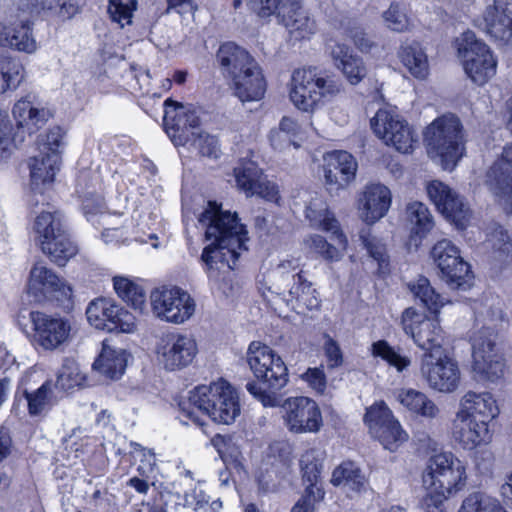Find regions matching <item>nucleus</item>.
<instances>
[{
  "label": "nucleus",
  "mask_w": 512,
  "mask_h": 512,
  "mask_svg": "<svg viewBox=\"0 0 512 512\" xmlns=\"http://www.w3.org/2000/svg\"><path fill=\"white\" fill-rule=\"evenodd\" d=\"M403 65L416 78L423 79L428 73L427 56L417 42L403 45L399 51Z\"/></svg>",
  "instance_id": "nucleus-44"
},
{
  "label": "nucleus",
  "mask_w": 512,
  "mask_h": 512,
  "mask_svg": "<svg viewBox=\"0 0 512 512\" xmlns=\"http://www.w3.org/2000/svg\"><path fill=\"white\" fill-rule=\"evenodd\" d=\"M86 316L92 326L108 332L130 333L135 329V316L111 299L99 298L90 302Z\"/></svg>",
  "instance_id": "nucleus-17"
},
{
  "label": "nucleus",
  "mask_w": 512,
  "mask_h": 512,
  "mask_svg": "<svg viewBox=\"0 0 512 512\" xmlns=\"http://www.w3.org/2000/svg\"><path fill=\"white\" fill-rule=\"evenodd\" d=\"M216 58L223 74L231 80L252 64L257 63L245 49L233 42L222 44L217 51Z\"/></svg>",
  "instance_id": "nucleus-33"
},
{
  "label": "nucleus",
  "mask_w": 512,
  "mask_h": 512,
  "mask_svg": "<svg viewBox=\"0 0 512 512\" xmlns=\"http://www.w3.org/2000/svg\"><path fill=\"white\" fill-rule=\"evenodd\" d=\"M12 152V139L10 137V125L8 115L0 111V160H6Z\"/></svg>",
  "instance_id": "nucleus-62"
},
{
  "label": "nucleus",
  "mask_w": 512,
  "mask_h": 512,
  "mask_svg": "<svg viewBox=\"0 0 512 512\" xmlns=\"http://www.w3.org/2000/svg\"><path fill=\"white\" fill-rule=\"evenodd\" d=\"M300 467L303 481L308 483L307 487H313V491L317 494L319 488L316 485L323 469L321 453L316 449L307 450L301 456Z\"/></svg>",
  "instance_id": "nucleus-50"
},
{
  "label": "nucleus",
  "mask_w": 512,
  "mask_h": 512,
  "mask_svg": "<svg viewBox=\"0 0 512 512\" xmlns=\"http://www.w3.org/2000/svg\"><path fill=\"white\" fill-rule=\"evenodd\" d=\"M452 437L463 449L473 450L491 440L489 426L457 412L452 422Z\"/></svg>",
  "instance_id": "nucleus-27"
},
{
  "label": "nucleus",
  "mask_w": 512,
  "mask_h": 512,
  "mask_svg": "<svg viewBox=\"0 0 512 512\" xmlns=\"http://www.w3.org/2000/svg\"><path fill=\"white\" fill-rule=\"evenodd\" d=\"M406 212L412 225V238L418 236L421 239L434 227L433 217L425 204L418 201L409 203Z\"/></svg>",
  "instance_id": "nucleus-45"
},
{
  "label": "nucleus",
  "mask_w": 512,
  "mask_h": 512,
  "mask_svg": "<svg viewBox=\"0 0 512 512\" xmlns=\"http://www.w3.org/2000/svg\"><path fill=\"white\" fill-rule=\"evenodd\" d=\"M381 18L383 25L390 31L403 33L409 30L410 18L405 7L397 2H392L388 9L383 11Z\"/></svg>",
  "instance_id": "nucleus-53"
},
{
  "label": "nucleus",
  "mask_w": 512,
  "mask_h": 512,
  "mask_svg": "<svg viewBox=\"0 0 512 512\" xmlns=\"http://www.w3.org/2000/svg\"><path fill=\"white\" fill-rule=\"evenodd\" d=\"M324 491L317 489V495L313 487H306L305 493L292 507L291 512H314V502L323 499Z\"/></svg>",
  "instance_id": "nucleus-63"
},
{
  "label": "nucleus",
  "mask_w": 512,
  "mask_h": 512,
  "mask_svg": "<svg viewBox=\"0 0 512 512\" xmlns=\"http://www.w3.org/2000/svg\"><path fill=\"white\" fill-rule=\"evenodd\" d=\"M422 498L421 507L425 512H444V502L452 495L442 489H428Z\"/></svg>",
  "instance_id": "nucleus-60"
},
{
  "label": "nucleus",
  "mask_w": 512,
  "mask_h": 512,
  "mask_svg": "<svg viewBox=\"0 0 512 512\" xmlns=\"http://www.w3.org/2000/svg\"><path fill=\"white\" fill-rule=\"evenodd\" d=\"M452 259L447 262L449 265V274H438L452 290L467 291L473 285L474 274L470 265L461 257L458 250L452 255Z\"/></svg>",
  "instance_id": "nucleus-37"
},
{
  "label": "nucleus",
  "mask_w": 512,
  "mask_h": 512,
  "mask_svg": "<svg viewBox=\"0 0 512 512\" xmlns=\"http://www.w3.org/2000/svg\"><path fill=\"white\" fill-rule=\"evenodd\" d=\"M459 249L447 239L438 241L431 249V258L438 269V274H449V262Z\"/></svg>",
  "instance_id": "nucleus-55"
},
{
  "label": "nucleus",
  "mask_w": 512,
  "mask_h": 512,
  "mask_svg": "<svg viewBox=\"0 0 512 512\" xmlns=\"http://www.w3.org/2000/svg\"><path fill=\"white\" fill-rule=\"evenodd\" d=\"M427 152L438 157L445 170H453L465 153L466 135L460 119L453 114L436 118L424 131Z\"/></svg>",
  "instance_id": "nucleus-5"
},
{
  "label": "nucleus",
  "mask_w": 512,
  "mask_h": 512,
  "mask_svg": "<svg viewBox=\"0 0 512 512\" xmlns=\"http://www.w3.org/2000/svg\"><path fill=\"white\" fill-rule=\"evenodd\" d=\"M330 55L351 85L359 84L367 75L363 59L354 54L351 47L342 43L331 46Z\"/></svg>",
  "instance_id": "nucleus-32"
},
{
  "label": "nucleus",
  "mask_w": 512,
  "mask_h": 512,
  "mask_svg": "<svg viewBox=\"0 0 512 512\" xmlns=\"http://www.w3.org/2000/svg\"><path fill=\"white\" fill-rule=\"evenodd\" d=\"M211 444L217 450L220 458L224 463H228L230 460H236L239 452L233 443L231 435L216 434L211 439Z\"/></svg>",
  "instance_id": "nucleus-59"
},
{
  "label": "nucleus",
  "mask_w": 512,
  "mask_h": 512,
  "mask_svg": "<svg viewBox=\"0 0 512 512\" xmlns=\"http://www.w3.org/2000/svg\"><path fill=\"white\" fill-rule=\"evenodd\" d=\"M408 287L415 300L434 315L439 313L445 304V298L435 291L429 279L424 276H420L416 281L410 282Z\"/></svg>",
  "instance_id": "nucleus-42"
},
{
  "label": "nucleus",
  "mask_w": 512,
  "mask_h": 512,
  "mask_svg": "<svg viewBox=\"0 0 512 512\" xmlns=\"http://www.w3.org/2000/svg\"><path fill=\"white\" fill-rule=\"evenodd\" d=\"M129 356L125 349L114 347L105 340L93 368L112 380L119 379L126 370Z\"/></svg>",
  "instance_id": "nucleus-34"
},
{
  "label": "nucleus",
  "mask_w": 512,
  "mask_h": 512,
  "mask_svg": "<svg viewBox=\"0 0 512 512\" xmlns=\"http://www.w3.org/2000/svg\"><path fill=\"white\" fill-rule=\"evenodd\" d=\"M458 512H507L501 502L484 492H473L462 502Z\"/></svg>",
  "instance_id": "nucleus-47"
},
{
  "label": "nucleus",
  "mask_w": 512,
  "mask_h": 512,
  "mask_svg": "<svg viewBox=\"0 0 512 512\" xmlns=\"http://www.w3.org/2000/svg\"><path fill=\"white\" fill-rule=\"evenodd\" d=\"M189 398L179 403L180 420L202 427L203 416H208L215 423L230 425L240 415V403L237 392L228 383L201 385L189 393Z\"/></svg>",
  "instance_id": "nucleus-2"
},
{
  "label": "nucleus",
  "mask_w": 512,
  "mask_h": 512,
  "mask_svg": "<svg viewBox=\"0 0 512 512\" xmlns=\"http://www.w3.org/2000/svg\"><path fill=\"white\" fill-rule=\"evenodd\" d=\"M198 222L205 228L206 240L213 239L203 248L200 261L211 289H221L220 281L228 271L235 269L241 252L247 250L243 227L236 213L223 211L216 201H208Z\"/></svg>",
  "instance_id": "nucleus-1"
},
{
  "label": "nucleus",
  "mask_w": 512,
  "mask_h": 512,
  "mask_svg": "<svg viewBox=\"0 0 512 512\" xmlns=\"http://www.w3.org/2000/svg\"><path fill=\"white\" fill-rule=\"evenodd\" d=\"M246 361L256 378L246 383V390L265 407L280 405L278 392L289 380L283 359L266 344L253 341L248 346Z\"/></svg>",
  "instance_id": "nucleus-3"
},
{
  "label": "nucleus",
  "mask_w": 512,
  "mask_h": 512,
  "mask_svg": "<svg viewBox=\"0 0 512 512\" xmlns=\"http://www.w3.org/2000/svg\"><path fill=\"white\" fill-rule=\"evenodd\" d=\"M420 370L429 387L435 391L451 393L459 386L458 363L448 355L446 350H435L433 354H424Z\"/></svg>",
  "instance_id": "nucleus-14"
},
{
  "label": "nucleus",
  "mask_w": 512,
  "mask_h": 512,
  "mask_svg": "<svg viewBox=\"0 0 512 512\" xmlns=\"http://www.w3.org/2000/svg\"><path fill=\"white\" fill-rule=\"evenodd\" d=\"M457 412L478 419L489 426V423L499 414V409L496 400L489 392L468 391L461 398Z\"/></svg>",
  "instance_id": "nucleus-30"
},
{
  "label": "nucleus",
  "mask_w": 512,
  "mask_h": 512,
  "mask_svg": "<svg viewBox=\"0 0 512 512\" xmlns=\"http://www.w3.org/2000/svg\"><path fill=\"white\" fill-rule=\"evenodd\" d=\"M156 352L164 368L174 371L187 367L193 361L197 345L188 335L168 333L161 337Z\"/></svg>",
  "instance_id": "nucleus-20"
},
{
  "label": "nucleus",
  "mask_w": 512,
  "mask_h": 512,
  "mask_svg": "<svg viewBox=\"0 0 512 512\" xmlns=\"http://www.w3.org/2000/svg\"><path fill=\"white\" fill-rule=\"evenodd\" d=\"M189 144L197 149L202 156L209 158L218 157V140L214 136L203 134L201 130L196 134V136L191 138Z\"/></svg>",
  "instance_id": "nucleus-58"
},
{
  "label": "nucleus",
  "mask_w": 512,
  "mask_h": 512,
  "mask_svg": "<svg viewBox=\"0 0 512 512\" xmlns=\"http://www.w3.org/2000/svg\"><path fill=\"white\" fill-rule=\"evenodd\" d=\"M505 321L499 305L489 307L483 326L470 338L472 368L482 380L494 382L503 375L504 362L497 352L498 326Z\"/></svg>",
  "instance_id": "nucleus-4"
},
{
  "label": "nucleus",
  "mask_w": 512,
  "mask_h": 512,
  "mask_svg": "<svg viewBox=\"0 0 512 512\" xmlns=\"http://www.w3.org/2000/svg\"><path fill=\"white\" fill-rule=\"evenodd\" d=\"M305 217L314 228L333 234L339 232L338 221L321 198L316 197L309 202L305 209Z\"/></svg>",
  "instance_id": "nucleus-41"
},
{
  "label": "nucleus",
  "mask_w": 512,
  "mask_h": 512,
  "mask_svg": "<svg viewBox=\"0 0 512 512\" xmlns=\"http://www.w3.org/2000/svg\"><path fill=\"white\" fill-rule=\"evenodd\" d=\"M331 483L342 487L348 493H360L365 489L366 479L354 462L346 461L334 469Z\"/></svg>",
  "instance_id": "nucleus-39"
},
{
  "label": "nucleus",
  "mask_w": 512,
  "mask_h": 512,
  "mask_svg": "<svg viewBox=\"0 0 512 512\" xmlns=\"http://www.w3.org/2000/svg\"><path fill=\"white\" fill-rule=\"evenodd\" d=\"M485 184L496 196L504 198L512 213V171L494 162L486 173Z\"/></svg>",
  "instance_id": "nucleus-38"
},
{
  "label": "nucleus",
  "mask_w": 512,
  "mask_h": 512,
  "mask_svg": "<svg viewBox=\"0 0 512 512\" xmlns=\"http://www.w3.org/2000/svg\"><path fill=\"white\" fill-rule=\"evenodd\" d=\"M114 289L117 295L123 300L125 297H128L129 291H133L134 295H137L135 298V302L137 305H142L146 302V293L144 289L130 281L125 277H114L113 279Z\"/></svg>",
  "instance_id": "nucleus-57"
},
{
  "label": "nucleus",
  "mask_w": 512,
  "mask_h": 512,
  "mask_svg": "<svg viewBox=\"0 0 512 512\" xmlns=\"http://www.w3.org/2000/svg\"><path fill=\"white\" fill-rule=\"evenodd\" d=\"M33 21L18 17L10 24H0V47L10 48L27 54L37 50V42L32 34Z\"/></svg>",
  "instance_id": "nucleus-28"
},
{
  "label": "nucleus",
  "mask_w": 512,
  "mask_h": 512,
  "mask_svg": "<svg viewBox=\"0 0 512 512\" xmlns=\"http://www.w3.org/2000/svg\"><path fill=\"white\" fill-rule=\"evenodd\" d=\"M323 171L330 190L345 188L355 179L357 162L347 151H332L324 155Z\"/></svg>",
  "instance_id": "nucleus-25"
},
{
  "label": "nucleus",
  "mask_w": 512,
  "mask_h": 512,
  "mask_svg": "<svg viewBox=\"0 0 512 512\" xmlns=\"http://www.w3.org/2000/svg\"><path fill=\"white\" fill-rule=\"evenodd\" d=\"M24 79V68L8 51H0V94L16 90Z\"/></svg>",
  "instance_id": "nucleus-40"
},
{
  "label": "nucleus",
  "mask_w": 512,
  "mask_h": 512,
  "mask_svg": "<svg viewBox=\"0 0 512 512\" xmlns=\"http://www.w3.org/2000/svg\"><path fill=\"white\" fill-rule=\"evenodd\" d=\"M422 480L426 489H442L453 495L465 485L466 467L452 453L436 454L429 458Z\"/></svg>",
  "instance_id": "nucleus-10"
},
{
  "label": "nucleus",
  "mask_w": 512,
  "mask_h": 512,
  "mask_svg": "<svg viewBox=\"0 0 512 512\" xmlns=\"http://www.w3.org/2000/svg\"><path fill=\"white\" fill-rule=\"evenodd\" d=\"M28 293L38 302H56L64 310L72 308V287L40 263L30 271Z\"/></svg>",
  "instance_id": "nucleus-11"
},
{
  "label": "nucleus",
  "mask_w": 512,
  "mask_h": 512,
  "mask_svg": "<svg viewBox=\"0 0 512 512\" xmlns=\"http://www.w3.org/2000/svg\"><path fill=\"white\" fill-rule=\"evenodd\" d=\"M152 311L156 317L180 324L195 312V302L190 294L179 287H161L150 294Z\"/></svg>",
  "instance_id": "nucleus-13"
},
{
  "label": "nucleus",
  "mask_w": 512,
  "mask_h": 512,
  "mask_svg": "<svg viewBox=\"0 0 512 512\" xmlns=\"http://www.w3.org/2000/svg\"><path fill=\"white\" fill-rule=\"evenodd\" d=\"M371 352L374 357L381 358L398 372H402L411 364L409 357L402 355L400 349H395L384 339L373 342Z\"/></svg>",
  "instance_id": "nucleus-49"
},
{
  "label": "nucleus",
  "mask_w": 512,
  "mask_h": 512,
  "mask_svg": "<svg viewBox=\"0 0 512 512\" xmlns=\"http://www.w3.org/2000/svg\"><path fill=\"white\" fill-rule=\"evenodd\" d=\"M457 52L466 75L477 85H484L496 74L497 60L490 47L472 31L457 40Z\"/></svg>",
  "instance_id": "nucleus-9"
},
{
  "label": "nucleus",
  "mask_w": 512,
  "mask_h": 512,
  "mask_svg": "<svg viewBox=\"0 0 512 512\" xmlns=\"http://www.w3.org/2000/svg\"><path fill=\"white\" fill-rule=\"evenodd\" d=\"M137 9V1L109 0L107 12L113 22L124 27L132 23L133 12Z\"/></svg>",
  "instance_id": "nucleus-56"
},
{
  "label": "nucleus",
  "mask_w": 512,
  "mask_h": 512,
  "mask_svg": "<svg viewBox=\"0 0 512 512\" xmlns=\"http://www.w3.org/2000/svg\"><path fill=\"white\" fill-rule=\"evenodd\" d=\"M364 422L372 437L387 450L394 451L400 443L407 440L408 435L384 402L369 407L364 415Z\"/></svg>",
  "instance_id": "nucleus-16"
},
{
  "label": "nucleus",
  "mask_w": 512,
  "mask_h": 512,
  "mask_svg": "<svg viewBox=\"0 0 512 512\" xmlns=\"http://www.w3.org/2000/svg\"><path fill=\"white\" fill-rule=\"evenodd\" d=\"M82 380L79 368L73 359L66 358L58 372L56 382L53 384L55 389L67 391L78 385Z\"/></svg>",
  "instance_id": "nucleus-54"
},
{
  "label": "nucleus",
  "mask_w": 512,
  "mask_h": 512,
  "mask_svg": "<svg viewBox=\"0 0 512 512\" xmlns=\"http://www.w3.org/2000/svg\"><path fill=\"white\" fill-rule=\"evenodd\" d=\"M492 260L495 267L502 269L512 263V242L503 229L496 230L491 238Z\"/></svg>",
  "instance_id": "nucleus-51"
},
{
  "label": "nucleus",
  "mask_w": 512,
  "mask_h": 512,
  "mask_svg": "<svg viewBox=\"0 0 512 512\" xmlns=\"http://www.w3.org/2000/svg\"><path fill=\"white\" fill-rule=\"evenodd\" d=\"M295 270L296 267H292L291 261L283 262L277 268L281 281L288 287V304L291 303L294 308L297 306L308 310L318 309L321 302L319 293L312 282L303 276L301 270Z\"/></svg>",
  "instance_id": "nucleus-21"
},
{
  "label": "nucleus",
  "mask_w": 512,
  "mask_h": 512,
  "mask_svg": "<svg viewBox=\"0 0 512 512\" xmlns=\"http://www.w3.org/2000/svg\"><path fill=\"white\" fill-rule=\"evenodd\" d=\"M34 231L41 250L58 266L77 254V246L71 240L65 219L60 211H43L35 219Z\"/></svg>",
  "instance_id": "nucleus-6"
},
{
  "label": "nucleus",
  "mask_w": 512,
  "mask_h": 512,
  "mask_svg": "<svg viewBox=\"0 0 512 512\" xmlns=\"http://www.w3.org/2000/svg\"><path fill=\"white\" fill-rule=\"evenodd\" d=\"M430 200L437 210L456 226L463 227L468 218L469 208L448 185L441 181H432L427 186Z\"/></svg>",
  "instance_id": "nucleus-24"
},
{
  "label": "nucleus",
  "mask_w": 512,
  "mask_h": 512,
  "mask_svg": "<svg viewBox=\"0 0 512 512\" xmlns=\"http://www.w3.org/2000/svg\"><path fill=\"white\" fill-rule=\"evenodd\" d=\"M345 31L347 36L353 41L360 51H370L373 46V42L361 26L357 25L356 22H349Z\"/></svg>",
  "instance_id": "nucleus-61"
},
{
  "label": "nucleus",
  "mask_w": 512,
  "mask_h": 512,
  "mask_svg": "<svg viewBox=\"0 0 512 512\" xmlns=\"http://www.w3.org/2000/svg\"><path fill=\"white\" fill-rule=\"evenodd\" d=\"M234 93L243 103L259 101L266 91V82L257 63L232 79Z\"/></svg>",
  "instance_id": "nucleus-31"
},
{
  "label": "nucleus",
  "mask_w": 512,
  "mask_h": 512,
  "mask_svg": "<svg viewBox=\"0 0 512 512\" xmlns=\"http://www.w3.org/2000/svg\"><path fill=\"white\" fill-rule=\"evenodd\" d=\"M234 176L239 189L249 196L264 174L255 162L243 160L234 168Z\"/></svg>",
  "instance_id": "nucleus-48"
},
{
  "label": "nucleus",
  "mask_w": 512,
  "mask_h": 512,
  "mask_svg": "<svg viewBox=\"0 0 512 512\" xmlns=\"http://www.w3.org/2000/svg\"><path fill=\"white\" fill-rule=\"evenodd\" d=\"M340 86L332 78L320 75L316 68L297 69L292 74L290 99L298 109L311 111L338 94Z\"/></svg>",
  "instance_id": "nucleus-8"
},
{
  "label": "nucleus",
  "mask_w": 512,
  "mask_h": 512,
  "mask_svg": "<svg viewBox=\"0 0 512 512\" xmlns=\"http://www.w3.org/2000/svg\"><path fill=\"white\" fill-rule=\"evenodd\" d=\"M285 421L295 433L317 432L322 426V416L315 401L307 397H296L285 404Z\"/></svg>",
  "instance_id": "nucleus-23"
},
{
  "label": "nucleus",
  "mask_w": 512,
  "mask_h": 512,
  "mask_svg": "<svg viewBox=\"0 0 512 512\" xmlns=\"http://www.w3.org/2000/svg\"><path fill=\"white\" fill-rule=\"evenodd\" d=\"M370 125L378 138L401 153L411 152L413 144L417 142L408 122L391 110L379 109L370 120Z\"/></svg>",
  "instance_id": "nucleus-15"
},
{
  "label": "nucleus",
  "mask_w": 512,
  "mask_h": 512,
  "mask_svg": "<svg viewBox=\"0 0 512 512\" xmlns=\"http://www.w3.org/2000/svg\"><path fill=\"white\" fill-rule=\"evenodd\" d=\"M402 325L404 332L425 351L424 354H433L435 350H446L442 346V328L437 319H420V315L416 314L412 308H407L403 312Z\"/></svg>",
  "instance_id": "nucleus-19"
},
{
  "label": "nucleus",
  "mask_w": 512,
  "mask_h": 512,
  "mask_svg": "<svg viewBox=\"0 0 512 512\" xmlns=\"http://www.w3.org/2000/svg\"><path fill=\"white\" fill-rule=\"evenodd\" d=\"M12 114L18 128H23L29 134L42 128L53 116L51 110L44 106L35 94L29 93L18 100Z\"/></svg>",
  "instance_id": "nucleus-26"
},
{
  "label": "nucleus",
  "mask_w": 512,
  "mask_h": 512,
  "mask_svg": "<svg viewBox=\"0 0 512 512\" xmlns=\"http://www.w3.org/2000/svg\"><path fill=\"white\" fill-rule=\"evenodd\" d=\"M258 195L259 197L274 203H278L280 200L279 190L275 183L266 179L263 176L255 186V189L251 191L249 196Z\"/></svg>",
  "instance_id": "nucleus-64"
},
{
  "label": "nucleus",
  "mask_w": 512,
  "mask_h": 512,
  "mask_svg": "<svg viewBox=\"0 0 512 512\" xmlns=\"http://www.w3.org/2000/svg\"><path fill=\"white\" fill-rule=\"evenodd\" d=\"M398 400L409 411L425 418L434 419L440 413L439 408L431 399L414 389L401 391Z\"/></svg>",
  "instance_id": "nucleus-43"
},
{
  "label": "nucleus",
  "mask_w": 512,
  "mask_h": 512,
  "mask_svg": "<svg viewBox=\"0 0 512 512\" xmlns=\"http://www.w3.org/2000/svg\"><path fill=\"white\" fill-rule=\"evenodd\" d=\"M30 320L34 330V341L43 349L53 351L68 343L72 329L69 319L32 311Z\"/></svg>",
  "instance_id": "nucleus-18"
},
{
  "label": "nucleus",
  "mask_w": 512,
  "mask_h": 512,
  "mask_svg": "<svg viewBox=\"0 0 512 512\" xmlns=\"http://www.w3.org/2000/svg\"><path fill=\"white\" fill-rule=\"evenodd\" d=\"M359 237L369 257L377 263V273L379 275L388 274L390 262L386 245L377 237L372 236L369 229L361 230Z\"/></svg>",
  "instance_id": "nucleus-46"
},
{
  "label": "nucleus",
  "mask_w": 512,
  "mask_h": 512,
  "mask_svg": "<svg viewBox=\"0 0 512 512\" xmlns=\"http://www.w3.org/2000/svg\"><path fill=\"white\" fill-rule=\"evenodd\" d=\"M391 205V192L382 184L368 185L363 196L364 220L373 224L381 219Z\"/></svg>",
  "instance_id": "nucleus-35"
},
{
  "label": "nucleus",
  "mask_w": 512,
  "mask_h": 512,
  "mask_svg": "<svg viewBox=\"0 0 512 512\" xmlns=\"http://www.w3.org/2000/svg\"><path fill=\"white\" fill-rule=\"evenodd\" d=\"M18 17L34 18L42 13L57 15L63 20L71 19L79 11L76 0H17Z\"/></svg>",
  "instance_id": "nucleus-29"
},
{
  "label": "nucleus",
  "mask_w": 512,
  "mask_h": 512,
  "mask_svg": "<svg viewBox=\"0 0 512 512\" xmlns=\"http://www.w3.org/2000/svg\"><path fill=\"white\" fill-rule=\"evenodd\" d=\"M60 157L56 153L34 156L30 159L31 188L35 193H42L40 186L51 185L59 171Z\"/></svg>",
  "instance_id": "nucleus-36"
},
{
  "label": "nucleus",
  "mask_w": 512,
  "mask_h": 512,
  "mask_svg": "<svg viewBox=\"0 0 512 512\" xmlns=\"http://www.w3.org/2000/svg\"><path fill=\"white\" fill-rule=\"evenodd\" d=\"M252 13L261 19L277 16L296 39L309 38L316 32V23L299 5L298 0H247Z\"/></svg>",
  "instance_id": "nucleus-7"
},
{
  "label": "nucleus",
  "mask_w": 512,
  "mask_h": 512,
  "mask_svg": "<svg viewBox=\"0 0 512 512\" xmlns=\"http://www.w3.org/2000/svg\"><path fill=\"white\" fill-rule=\"evenodd\" d=\"M53 383L45 381L37 390L29 392L24 390V397L27 401L30 416L40 415L47 405L51 403L53 395Z\"/></svg>",
  "instance_id": "nucleus-52"
},
{
  "label": "nucleus",
  "mask_w": 512,
  "mask_h": 512,
  "mask_svg": "<svg viewBox=\"0 0 512 512\" xmlns=\"http://www.w3.org/2000/svg\"><path fill=\"white\" fill-rule=\"evenodd\" d=\"M164 126L175 146L189 144L200 129V115L192 104H182L171 98L164 101Z\"/></svg>",
  "instance_id": "nucleus-12"
},
{
  "label": "nucleus",
  "mask_w": 512,
  "mask_h": 512,
  "mask_svg": "<svg viewBox=\"0 0 512 512\" xmlns=\"http://www.w3.org/2000/svg\"><path fill=\"white\" fill-rule=\"evenodd\" d=\"M478 26L495 41L512 43V0H493L485 8Z\"/></svg>",
  "instance_id": "nucleus-22"
}]
</instances>
